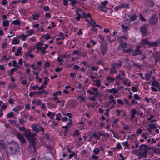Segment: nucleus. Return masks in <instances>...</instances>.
I'll return each mask as SVG.
<instances>
[{
	"label": "nucleus",
	"instance_id": "4be33fe9",
	"mask_svg": "<svg viewBox=\"0 0 160 160\" xmlns=\"http://www.w3.org/2000/svg\"><path fill=\"white\" fill-rule=\"evenodd\" d=\"M16 70V68H12L10 70V71H8V74L9 76H12V74L13 73V72H14V71Z\"/></svg>",
	"mask_w": 160,
	"mask_h": 160
},
{
	"label": "nucleus",
	"instance_id": "8fccbe9b",
	"mask_svg": "<svg viewBox=\"0 0 160 160\" xmlns=\"http://www.w3.org/2000/svg\"><path fill=\"white\" fill-rule=\"evenodd\" d=\"M117 102L120 104H121L122 105H124L122 101L120 99H118L117 100Z\"/></svg>",
	"mask_w": 160,
	"mask_h": 160
},
{
	"label": "nucleus",
	"instance_id": "f03ea898",
	"mask_svg": "<svg viewBox=\"0 0 160 160\" xmlns=\"http://www.w3.org/2000/svg\"><path fill=\"white\" fill-rule=\"evenodd\" d=\"M118 49V50H122L124 53H129L132 52L133 49L129 44H128L126 42H122L119 45Z\"/></svg>",
	"mask_w": 160,
	"mask_h": 160
},
{
	"label": "nucleus",
	"instance_id": "13d9d810",
	"mask_svg": "<svg viewBox=\"0 0 160 160\" xmlns=\"http://www.w3.org/2000/svg\"><path fill=\"white\" fill-rule=\"evenodd\" d=\"M19 121L20 122V124L23 125V124L25 122V121L22 119H19Z\"/></svg>",
	"mask_w": 160,
	"mask_h": 160
},
{
	"label": "nucleus",
	"instance_id": "de8ad7c7",
	"mask_svg": "<svg viewBox=\"0 0 160 160\" xmlns=\"http://www.w3.org/2000/svg\"><path fill=\"white\" fill-rule=\"evenodd\" d=\"M132 152L136 156L139 155V154H139V152H138L137 150L136 149H135V150H133L132 151Z\"/></svg>",
	"mask_w": 160,
	"mask_h": 160
},
{
	"label": "nucleus",
	"instance_id": "603ef678",
	"mask_svg": "<svg viewBox=\"0 0 160 160\" xmlns=\"http://www.w3.org/2000/svg\"><path fill=\"white\" fill-rule=\"evenodd\" d=\"M158 44V43L156 42H155L153 43H152L149 44V45L150 46H157Z\"/></svg>",
	"mask_w": 160,
	"mask_h": 160
},
{
	"label": "nucleus",
	"instance_id": "e2e57ef3",
	"mask_svg": "<svg viewBox=\"0 0 160 160\" xmlns=\"http://www.w3.org/2000/svg\"><path fill=\"white\" fill-rule=\"evenodd\" d=\"M44 138L45 139H46L47 140H48L49 138V136L48 135L47 133H45L44 134Z\"/></svg>",
	"mask_w": 160,
	"mask_h": 160
},
{
	"label": "nucleus",
	"instance_id": "dca6fc26",
	"mask_svg": "<svg viewBox=\"0 0 160 160\" xmlns=\"http://www.w3.org/2000/svg\"><path fill=\"white\" fill-rule=\"evenodd\" d=\"M24 134L25 137L28 138V137L31 135L32 134L31 133L29 130H27L24 132Z\"/></svg>",
	"mask_w": 160,
	"mask_h": 160
},
{
	"label": "nucleus",
	"instance_id": "f257e3e1",
	"mask_svg": "<svg viewBox=\"0 0 160 160\" xmlns=\"http://www.w3.org/2000/svg\"><path fill=\"white\" fill-rule=\"evenodd\" d=\"M7 147L10 153L12 155L15 154L19 151V144L14 141L9 142L7 145Z\"/></svg>",
	"mask_w": 160,
	"mask_h": 160
},
{
	"label": "nucleus",
	"instance_id": "0eeeda50",
	"mask_svg": "<svg viewBox=\"0 0 160 160\" xmlns=\"http://www.w3.org/2000/svg\"><path fill=\"white\" fill-rule=\"evenodd\" d=\"M129 8V4L127 3H121V5L116 6L115 7V9L116 10H118L122 8Z\"/></svg>",
	"mask_w": 160,
	"mask_h": 160
},
{
	"label": "nucleus",
	"instance_id": "4d7b16f0",
	"mask_svg": "<svg viewBox=\"0 0 160 160\" xmlns=\"http://www.w3.org/2000/svg\"><path fill=\"white\" fill-rule=\"evenodd\" d=\"M140 18L141 20L142 21H145L146 20L142 14L140 15Z\"/></svg>",
	"mask_w": 160,
	"mask_h": 160
},
{
	"label": "nucleus",
	"instance_id": "393cba45",
	"mask_svg": "<svg viewBox=\"0 0 160 160\" xmlns=\"http://www.w3.org/2000/svg\"><path fill=\"white\" fill-rule=\"evenodd\" d=\"M26 33L28 34L27 35L28 37L33 34L34 33V31L32 29L26 31Z\"/></svg>",
	"mask_w": 160,
	"mask_h": 160
},
{
	"label": "nucleus",
	"instance_id": "79ce46f5",
	"mask_svg": "<svg viewBox=\"0 0 160 160\" xmlns=\"http://www.w3.org/2000/svg\"><path fill=\"white\" fill-rule=\"evenodd\" d=\"M159 55L158 54L156 55L154 58V59L156 61V63H157L159 59Z\"/></svg>",
	"mask_w": 160,
	"mask_h": 160
},
{
	"label": "nucleus",
	"instance_id": "a878e982",
	"mask_svg": "<svg viewBox=\"0 0 160 160\" xmlns=\"http://www.w3.org/2000/svg\"><path fill=\"white\" fill-rule=\"evenodd\" d=\"M141 43L142 44H147L148 45H149L150 43L148 42V41L147 39H142L141 41Z\"/></svg>",
	"mask_w": 160,
	"mask_h": 160
},
{
	"label": "nucleus",
	"instance_id": "423d86ee",
	"mask_svg": "<svg viewBox=\"0 0 160 160\" xmlns=\"http://www.w3.org/2000/svg\"><path fill=\"white\" fill-rule=\"evenodd\" d=\"M150 24L154 25L158 21V17L156 14L152 15L148 20Z\"/></svg>",
	"mask_w": 160,
	"mask_h": 160
},
{
	"label": "nucleus",
	"instance_id": "864d4df0",
	"mask_svg": "<svg viewBox=\"0 0 160 160\" xmlns=\"http://www.w3.org/2000/svg\"><path fill=\"white\" fill-rule=\"evenodd\" d=\"M95 95V96L96 97H99L101 96V94L98 92V91L97 92H96V94Z\"/></svg>",
	"mask_w": 160,
	"mask_h": 160
},
{
	"label": "nucleus",
	"instance_id": "0e129e2a",
	"mask_svg": "<svg viewBox=\"0 0 160 160\" xmlns=\"http://www.w3.org/2000/svg\"><path fill=\"white\" fill-rule=\"evenodd\" d=\"M74 155H75V153L73 152L72 153L68 155V158L69 159L71 158Z\"/></svg>",
	"mask_w": 160,
	"mask_h": 160
},
{
	"label": "nucleus",
	"instance_id": "49530a36",
	"mask_svg": "<svg viewBox=\"0 0 160 160\" xmlns=\"http://www.w3.org/2000/svg\"><path fill=\"white\" fill-rule=\"evenodd\" d=\"M95 26H92L91 28V29L92 31H93L95 32H97V29L95 27Z\"/></svg>",
	"mask_w": 160,
	"mask_h": 160
},
{
	"label": "nucleus",
	"instance_id": "774afa93",
	"mask_svg": "<svg viewBox=\"0 0 160 160\" xmlns=\"http://www.w3.org/2000/svg\"><path fill=\"white\" fill-rule=\"evenodd\" d=\"M121 148L122 147L120 144L119 143H118L117 146V149L120 150L121 149Z\"/></svg>",
	"mask_w": 160,
	"mask_h": 160
},
{
	"label": "nucleus",
	"instance_id": "2eb2a0df",
	"mask_svg": "<svg viewBox=\"0 0 160 160\" xmlns=\"http://www.w3.org/2000/svg\"><path fill=\"white\" fill-rule=\"evenodd\" d=\"M116 68L111 64V68L110 69V72L112 75L114 74V73H117V72L116 71Z\"/></svg>",
	"mask_w": 160,
	"mask_h": 160
},
{
	"label": "nucleus",
	"instance_id": "ddd939ff",
	"mask_svg": "<svg viewBox=\"0 0 160 160\" xmlns=\"http://www.w3.org/2000/svg\"><path fill=\"white\" fill-rule=\"evenodd\" d=\"M122 64V62L121 61H119L118 63H113L112 64V65L114 66L116 68H119L121 67Z\"/></svg>",
	"mask_w": 160,
	"mask_h": 160
},
{
	"label": "nucleus",
	"instance_id": "c85d7f7f",
	"mask_svg": "<svg viewBox=\"0 0 160 160\" xmlns=\"http://www.w3.org/2000/svg\"><path fill=\"white\" fill-rule=\"evenodd\" d=\"M45 47L42 48V50L41 52V53H42V55H43L44 53H45L46 52V51H45L46 49L48 47V45L47 44H46L45 45Z\"/></svg>",
	"mask_w": 160,
	"mask_h": 160
},
{
	"label": "nucleus",
	"instance_id": "f8f14e48",
	"mask_svg": "<svg viewBox=\"0 0 160 160\" xmlns=\"http://www.w3.org/2000/svg\"><path fill=\"white\" fill-rule=\"evenodd\" d=\"M23 106L22 105L21 106H18L15 108L13 110L16 112L17 114L19 113V111L22 110L23 108Z\"/></svg>",
	"mask_w": 160,
	"mask_h": 160
},
{
	"label": "nucleus",
	"instance_id": "f3484780",
	"mask_svg": "<svg viewBox=\"0 0 160 160\" xmlns=\"http://www.w3.org/2000/svg\"><path fill=\"white\" fill-rule=\"evenodd\" d=\"M152 85L154 87L157 88L159 87L160 86V84L159 82L156 81H153L152 82Z\"/></svg>",
	"mask_w": 160,
	"mask_h": 160
},
{
	"label": "nucleus",
	"instance_id": "6e6d98bb",
	"mask_svg": "<svg viewBox=\"0 0 160 160\" xmlns=\"http://www.w3.org/2000/svg\"><path fill=\"white\" fill-rule=\"evenodd\" d=\"M92 158L95 160H97L98 159V157L94 155H93L91 156Z\"/></svg>",
	"mask_w": 160,
	"mask_h": 160
},
{
	"label": "nucleus",
	"instance_id": "a18cd8bd",
	"mask_svg": "<svg viewBox=\"0 0 160 160\" xmlns=\"http://www.w3.org/2000/svg\"><path fill=\"white\" fill-rule=\"evenodd\" d=\"M39 18V15H33V20H37Z\"/></svg>",
	"mask_w": 160,
	"mask_h": 160
},
{
	"label": "nucleus",
	"instance_id": "bb28decb",
	"mask_svg": "<svg viewBox=\"0 0 160 160\" xmlns=\"http://www.w3.org/2000/svg\"><path fill=\"white\" fill-rule=\"evenodd\" d=\"M3 26L6 27L9 25V22L8 20L4 21L2 22Z\"/></svg>",
	"mask_w": 160,
	"mask_h": 160
},
{
	"label": "nucleus",
	"instance_id": "052dcab7",
	"mask_svg": "<svg viewBox=\"0 0 160 160\" xmlns=\"http://www.w3.org/2000/svg\"><path fill=\"white\" fill-rule=\"evenodd\" d=\"M59 95H61V92L60 91H58L57 92H56L55 93L53 94V95L54 96H55L57 95L58 94Z\"/></svg>",
	"mask_w": 160,
	"mask_h": 160
},
{
	"label": "nucleus",
	"instance_id": "09e8293b",
	"mask_svg": "<svg viewBox=\"0 0 160 160\" xmlns=\"http://www.w3.org/2000/svg\"><path fill=\"white\" fill-rule=\"evenodd\" d=\"M87 93H89L91 95H95V92H91L90 90H87Z\"/></svg>",
	"mask_w": 160,
	"mask_h": 160
},
{
	"label": "nucleus",
	"instance_id": "7ed1b4c3",
	"mask_svg": "<svg viewBox=\"0 0 160 160\" xmlns=\"http://www.w3.org/2000/svg\"><path fill=\"white\" fill-rule=\"evenodd\" d=\"M37 135L36 133H32V134L27 138L28 140L31 142V147L34 150L35 148L36 139L35 136Z\"/></svg>",
	"mask_w": 160,
	"mask_h": 160
},
{
	"label": "nucleus",
	"instance_id": "680f3d73",
	"mask_svg": "<svg viewBox=\"0 0 160 160\" xmlns=\"http://www.w3.org/2000/svg\"><path fill=\"white\" fill-rule=\"evenodd\" d=\"M131 112V114L133 115H135L137 113L135 109H132Z\"/></svg>",
	"mask_w": 160,
	"mask_h": 160
},
{
	"label": "nucleus",
	"instance_id": "e433bc0d",
	"mask_svg": "<svg viewBox=\"0 0 160 160\" xmlns=\"http://www.w3.org/2000/svg\"><path fill=\"white\" fill-rule=\"evenodd\" d=\"M56 119L58 120H60L61 119L60 118V117L61 116V114L60 113H59L58 114H56Z\"/></svg>",
	"mask_w": 160,
	"mask_h": 160
},
{
	"label": "nucleus",
	"instance_id": "5701e85b",
	"mask_svg": "<svg viewBox=\"0 0 160 160\" xmlns=\"http://www.w3.org/2000/svg\"><path fill=\"white\" fill-rule=\"evenodd\" d=\"M12 23L14 25H19L21 24V22L18 19L14 20L12 21Z\"/></svg>",
	"mask_w": 160,
	"mask_h": 160
},
{
	"label": "nucleus",
	"instance_id": "338daca9",
	"mask_svg": "<svg viewBox=\"0 0 160 160\" xmlns=\"http://www.w3.org/2000/svg\"><path fill=\"white\" fill-rule=\"evenodd\" d=\"M122 27L123 28V30L125 31L128 28V26H126L123 25H122Z\"/></svg>",
	"mask_w": 160,
	"mask_h": 160
},
{
	"label": "nucleus",
	"instance_id": "aec40b11",
	"mask_svg": "<svg viewBox=\"0 0 160 160\" xmlns=\"http://www.w3.org/2000/svg\"><path fill=\"white\" fill-rule=\"evenodd\" d=\"M19 38L20 39H21L23 40H24L28 36L27 35H25L24 34L20 35L18 36Z\"/></svg>",
	"mask_w": 160,
	"mask_h": 160
},
{
	"label": "nucleus",
	"instance_id": "9d476101",
	"mask_svg": "<svg viewBox=\"0 0 160 160\" xmlns=\"http://www.w3.org/2000/svg\"><path fill=\"white\" fill-rule=\"evenodd\" d=\"M140 48V46H137V47L136 49L133 51L132 53V55L133 56H136L141 53V52L140 50H139Z\"/></svg>",
	"mask_w": 160,
	"mask_h": 160
},
{
	"label": "nucleus",
	"instance_id": "c9c22d12",
	"mask_svg": "<svg viewBox=\"0 0 160 160\" xmlns=\"http://www.w3.org/2000/svg\"><path fill=\"white\" fill-rule=\"evenodd\" d=\"M149 127L152 129H154L157 128L156 125L153 124H150L149 125Z\"/></svg>",
	"mask_w": 160,
	"mask_h": 160
},
{
	"label": "nucleus",
	"instance_id": "72a5a7b5",
	"mask_svg": "<svg viewBox=\"0 0 160 160\" xmlns=\"http://www.w3.org/2000/svg\"><path fill=\"white\" fill-rule=\"evenodd\" d=\"M90 21H89V23H90L91 25L92 26H95V25L96 24V23L91 18H90Z\"/></svg>",
	"mask_w": 160,
	"mask_h": 160
},
{
	"label": "nucleus",
	"instance_id": "69168bd1",
	"mask_svg": "<svg viewBox=\"0 0 160 160\" xmlns=\"http://www.w3.org/2000/svg\"><path fill=\"white\" fill-rule=\"evenodd\" d=\"M8 102L9 103L11 104L12 105L13 104V100L12 98H10L9 99Z\"/></svg>",
	"mask_w": 160,
	"mask_h": 160
},
{
	"label": "nucleus",
	"instance_id": "473e14b6",
	"mask_svg": "<svg viewBox=\"0 0 160 160\" xmlns=\"http://www.w3.org/2000/svg\"><path fill=\"white\" fill-rule=\"evenodd\" d=\"M100 152V149L98 148H95L93 150V152L96 155L98 154Z\"/></svg>",
	"mask_w": 160,
	"mask_h": 160
},
{
	"label": "nucleus",
	"instance_id": "bf43d9fd",
	"mask_svg": "<svg viewBox=\"0 0 160 160\" xmlns=\"http://www.w3.org/2000/svg\"><path fill=\"white\" fill-rule=\"evenodd\" d=\"M112 91L113 93L115 94L118 92V90L114 88H112Z\"/></svg>",
	"mask_w": 160,
	"mask_h": 160
},
{
	"label": "nucleus",
	"instance_id": "1a4fd4ad",
	"mask_svg": "<svg viewBox=\"0 0 160 160\" xmlns=\"http://www.w3.org/2000/svg\"><path fill=\"white\" fill-rule=\"evenodd\" d=\"M98 8L99 11L105 12H106L108 9V8L106 6H102V5H98Z\"/></svg>",
	"mask_w": 160,
	"mask_h": 160
},
{
	"label": "nucleus",
	"instance_id": "3c124183",
	"mask_svg": "<svg viewBox=\"0 0 160 160\" xmlns=\"http://www.w3.org/2000/svg\"><path fill=\"white\" fill-rule=\"evenodd\" d=\"M13 116V113L12 112H10L7 114V116L9 117H12Z\"/></svg>",
	"mask_w": 160,
	"mask_h": 160
},
{
	"label": "nucleus",
	"instance_id": "ea45409f",
	"mask_svg": "<svg viewBox=\"0 0 160 160\" xmlns=\"http://www.w3.org/2000/svg\"><path fill=\"white\" fill-rule=\"evenodd\" d=\"M151 78V75L150 73H148L146 74L145 75V78L146 80H149Z\"/></svg>",
	"mask_w": 160,
	"mask_h": 160
},
{
	"label": "nucleus",
	"instance_id": "c03bdc74",
	"mask_svg": "<svg viewBox=\"0 0 160 160\" xmlns=\"http://www.w3.org/2000/svg\"><path fill=\"white\" fill-rule=\"evenodd\" d=\"M138 154H139V155L137 156H138V159H140L142 158V157H144V156H142V155H143V154H142V153H141V152H139Z\"/></svg>",
	"mask_w": 160,
	"mask_h": 160
},
{
	"label": "nucleus",
	"instance_id": "5fc2aeb1",
	"mask_svg": "<svg viewBox=\"0 0 160 160\" xmlns=\"http://www.w3.org/2000/svg\"><path fill=\"white\" fill-rule=\"evenodd\" d=\"M125 66L128 69H129L131 68V66L130 65V64L129 63H126Z\"/></svg>",
	"mask_w": 160,
	"mask_h": 160
},
{
	"label": "nucleus",
	"instance_id": "c756f323",
	"mask_svg": "<svg viewBox=\"0 0 160 160\" xmlns=\"http://www.w3.org/2000/svg\"><path fill=\"white\" fill-rule=\"evenodd\" d=\"M137 17L136 15L133 14L131 16L130 19L132 21H134L136 19Z\"/></svg>",
	"mask_w": 160,
	"mask_h": 160
},
{
	"label": "nucleus",
	"instance_id": "9b49d317",
	"mask_svg": "<svg viewBox=\"0 0 160 160\" xmlns=\"http://www.w3.org/2000/svg\"><path fill=\"white\" fill-rule=\"evenodd\" d=\"M16 136L21 143H25L26 142V140L21 135L18 133L17 134Z\"/></svg>",
	"mask_w": 160,
	"mask_h": 160
},
{
	"label": "nucleus",
	"instance_id": "f704fd0d",
	"mask_svg": "<svg viewBox=\"0 0 160 160\" xmlns=\"http://www.w3.org/2000/svg\"><path fill=\"white\" fill-rule=\"evenodd\" d=\"M134 99L136 100H138L139 99H141V98H140L138 95L137 94H135L134 95Z\"/></svg>",
	"mask_w": 160,
	"mask_h": 160
},
{
	"label": "nucleus",
	"instance_id": "2f4dec72",
	"mask_svg": "<svg viewBox=\"0 0 160 160\" xmlns=\"http://www.w3.org/2000/svg\"><path fill=\"white\" fill-rule=\"evenodd\" d=\"M107 40L110 43H112L114 41V39H111V37L109 36H107Z\"/></svg>",
	"mask_w": 160,
	"mask_h": 160
},
{
	"label": "nucleus",
	"instance_id": "a211bd4d",
	"mask_svg": "<svg viewBox=\"0 0 160 160\" xmlns=\"http://www.w3.org/2000/svg\"><path fill=\"white\" fill-rule=\"evenodd\" d=\"M22 50V48L21 47H19L17 49V52H16L15 53V55L16 56H18L19 55H22L21 54H20L21 53V50Z\"/></svg>",
	"mask_w": 160,
	"mask_h": 160
},
{
	"label": "nucleus",
	"instance_id": "58836bf2",
	"mask_svg": "<svg viewBox=\"0 0 160 160\" xmlns=\"http://www.w3.org/2000/svg\"><path fill=\"white\" fill-rule=\"evenodd\" d=\"M90 18H91V16L90 13H88L87 15H86L85 13L83 14V16L82 17V18H86L87 17Z\"/></svg>",
	"mask_w": 160,
	"mask_h": 160
},
{
	"label": "nucleus",
	"instance_id": "37998d69",
	"mask_svg": "<svg viewBox=\"0 0 160 160\" xmlns=\"http://www.w3.org/2000/svg\"><path fill=\"white\" fill-rule=\"evenodd\" d=\"M44 38L47 40H48V39L51 38V37L48 34L45 35L44 36Z\"/></svg>",
	"mask_w": 160,
	"mask_h": 160
},
{
	"label": "nucleus",
	"instance_id": "b1692460",
	"mask_svg": "<svg viewBox=\"0 0 160 160\" xmlns=\"http://www.w3.org/2000/svg\"><path fill=\"white\" fill-rule=\"evenodd\" d=\"M115 80V78L113 77H111L109 76H108L106 78V80L108 81L110 83L113 81Z\"/></svg>",
	"mask_w": 160,
	"mask_h": 160
},
{
	"label": "nucleus",
	"instance_id": "6ab92c4d",
	"mask_svg": "<svg viewBox=\"0 0 160 160\" xmlns=\"http://www.w3.org/2000/svg\"><path fill=\"white\" fill-rule=\"evenodd\" d=\"M32 128L33 130L36 132H38L39 131V129L38 128L37 125H32Z\"/></svg>",
	"mask_w": 160,
	"mask_h": 160
},
{
	"label": "nucleus",
	"instance_id": "4468645a",
	"mask_svg": "<svg viewBox=\"0 0 160 160\" xmlns=\"http://www.w3.org/2000/svg\"><path fill=\"white\" fill-rule=\"evenodd\" d=\"M0 146L2 149H4L6 147V143L4 140H0Z\"/></svg>",
	"mask_w": 160,
	"mask_h": 160
},
{
	"label": "nucleus",
	"instance_id": "7c9ffc66",
	"mask_svg": "<svg viewBox=\"0 0 160 160\" xmlns=\"http://www.w3.org/2000/svg\"><path fill=\"white\" fill-rule=\"evenodd\" d=\"M153 151L157 154H159L160 153V150L158 148H154Z\"/></svg>",
	"mask_w": 160,
	"mask_h": 160
},
{
	"label": "nucleus",
	"instance_id": "39448f33",
	"mask_svg": "<svg viewBox=\"0 0 160 160\" xmlns=\"http://www.w3.org/2000/svg\"><path fill=\"white\" fill-rule=\"evenodd\" d=\"M147 147L148 146L146 144H142L139 146V149L140 151L139 152L143 154L144 158L147 157V154L148 152Z\"/></svg>",
	"mask_w": 160,
	"mask_h": 160
},
{
	"label": "nucleus",
	"instance_id": "6e6552de",
	"mask_svg": "<svg viewBox=\"0 0 160 160\" xmlns=\"http://www.w3.org/2000/svg\"><path fill=\"white\" fill-rule=\"evenodd\" d=\"M141 32L143 36H146L147 34L148 29L147 27L145 26H142L140 29Z\"/></svg>",
	"mask_w": 160,
	"mask_h": 160
},
{
	"label": "nucleus",
	"instance_id": "a19ab883",
	"mask_svg": "<svg viewBox=\"0 0 160 160\" xmlns=\"http://www.w3.org/2000/svg\"><path fill=\"white\" fill-rule=\"evenodd\" d=\"M108 2L107 1H105L104 2H101V5L102 6H106L108 3Z\"/></svg>",
	"mask_w": 160,
	"mask_h": 160
},
{
	"label": "nucleus",
	"instance_id": "20e7f679",
	"mask_svg": "<svg viewBox=\"0 0 160 160\" xmlns=\"http://www.w3.org/2000/svg\"><path fill=\"white\" fill-rule=\"evenodd\" d=\"M100 47L102 55H104L107 51L108 49L107 42L105 41L102 42L100 46Z\"/></svg>",
	"mask_w": 160,
	"mask_h": 160
},
{
	"label": "nucleus",
	"instance_id": "412c9836",
	"mask_svg": "<svg viewBox=\"0 0 160 160\" xmlns=\"http://www.w3.org/2000/svg\"><path fill=\"white\" fill-rule=\"evenodd\" d=\"M118 39H119L120 41L121 42V40H122V42H123V40H127L128 39V38L126 36H121L118 37L117 38Z\"/></svg>",
	"mask_w": 160,
	"mask_h": 160
},
{
	"label": "nucleus",
	"instance_id": "4c0bfd02",
	"mask_svg": "<svg viewBox=\"0 0 160 160\" xmlns=\"http://www.w3.org/2000/svg\"><path fill=\"white\" fill-rule=\"evenodd\" d=\"M96 86L97 87H100L101 84L100 83V80H96Z\"/></svg>",
	"mask_w": 160,
	"mask_h": 160
},
{
	"label": "nucleus",
	"instance_id": "cd10ccee",
	"mask_svg": "<svg viewBox=\"0 0 160 160\" xmlns=\"http://www.w3.org/2000/svg\"><path fill=\"white\" fill-rule=\"evenodd\" d=\"M19 41L17 38H14L12 41V43L14 44H17L19 43Z\"/></svg>",
	"mask_w": 160,
	"mask_h": 160
}]
</instances>
